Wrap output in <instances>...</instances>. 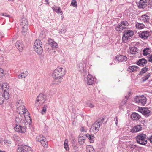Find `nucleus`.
<instances>
[{"mask_svg":"<svg viewBox=\"0 0 152 152\" xmlns=\"http://www.w3.org/2000/svg\"><path fill=\"white\" fill-rule=\"evenodd\" d=\"M26 116L30 117L29 115L23 113H19L16 116L15 121V126L14 127V130L16 132L21 133H24L26 132L27 124L25 119Z\"/></svg>","mask_w":152,"mask_h":152,"instance_id":"1","label":"nucleus"},{"mask_svg":"<svg viewBox=\"0 0 152 152\" xmlns=\"http://www.w3.org/2000/svg\"><path fill=\"white\" fill-rule=\"evenodd\" d=\"M65 69L62 67H58L54 70L52 73V76L54 79L58 80L56 84H58L61 82V80L65 74Z\"/></svg>","mask_w":152,"mask_h":152,"instance_id":"2","label":"nucleus"},{"mask_svg":"<svg viewBox=\"0 0 152 152\" xmlns=\"http://www.w3.org/2000/svg\"><path fill=\"white\" fill-rule=\"evenodd\" d=\"M16 107L17 110V111L19 113H25L27 115L29 114L28 110L24 107L23 101L21 100H18L16 103Z\"/></svg>","mask_w":152,"mask_h":152,"instance_id":"3","label":"nucleus"},{"mask_svg":"<svg viewBox=\"0 0 152 152\" xmlns=\"http://www.w3.org/2000/svg\"><path fill=\"white\" fill-rule=\"evenodd\" d=\"M34 51L39 55H40L43 52L42 44L41 41L39 39H37L34 44Z\"/></svg>","mask_w":152,"mask_h":152,"instance_id":"4","label":"nucleus"},{"mask_svg":"<svg viewBox=\"0 0 152 152\" xmlns=\"http://www.w3.org/2000/svg\"><path fill=\"white\" fill-rule=\"evenodd\" d=\"M136 140L138 143L142 145H145L147 143L148 137L145 134H140L136 137Z\"/></svg>","mask_w":152,"mask_h":152,"instance_id":"5","label":"nucleus"},{"mask_svg":"<svg viewBox=\"0 0 152 152\" xmlns=\"http://www.w3.org/2000/svg\"><path fill=\"white\" fill-rule=\"evenodd\" d=\"M147 99L144 95L137 96L134 98V102L140 105L144 106L146 103Z\"/></svg>","mask_w":152,"mask_h":152,"instance_id":"6","label":"nucleus"},{"mask_svg":"<svg viewBox=\"0 0 152 152\" xmlns=\"http://www.w3.org/2000/svg\"><path fill=\"white\" fill-rule=\"evenodd\" d=\"M48 42L47 45V50L48 52H50L53 49L58 47L57 43L53 40L49 39H48Z\"/></svg>","mask_w":152,"mask_h":152,"instance_id":"7","label":"nucleus"},{"mask_svg":"<svg viewBox=\"0 0 152 152\" xmlns=\"http://www.w3.org/2000/svg\"><path fill=\"white\" fill-rule=\"evenodd\" d=\"M46 96L42 94H40L37 97L35 101V105L37 106L42 105L45 102Z\"/></svg>","mask_w":152,"mask_h":152,"instance_id":"8","label":"nucleus"},{"mask_svg":"<svg viewBox=\"0 0 152 152\" xmlns=\"http://www.w3.org/2000/svg\"><path fill=\"white\" fill-rule=\"evenodd\" d=\"M4 93H3L1 91H0V104H2L5 100H7L9 97V93L4 90Z\"/></svg>","mask_w":152,"mask_h":152,"instance_id":"9","label":"nucleus"},{"mask_svg":"<svg viewBox=\"0 0 152 152\" xmlns=\"http://www.w3.org/2000/svg\"><path fill=\"white\" fill-rule=\"evenodd\" d=\"M123 33V40L124 39H128L130 37H132L134 35L133 31L130 30L124 31Z\"/></svg>","mask_w":152,"mask_h":152,"instance_id":"10","label":"nucleus"},{"mask_svg":"<svg viewBox=\"0 0 152 152\" xmlns=\"http://www.w3.org/2000/svg\"><path fill=\"white\" fill-rule=\"evenodd\" d=\"M31 148L25 145H19L18 146L17 152H26L31 151Z\"/></svg>","mask_w":152,"mask_h":152,"instance_id":"11","label":"nucleus"},{"mask_svg":"<svg viewBox=\"0 0 152 152\" xmlns=\"http://www.w3.org/2000/svg\"><path fill=\"white\" fill-rule=\"evenodd\" d=\"M139 111L146 117L149 116L151 113V111L147 107L140 108Z\"/></svg>","mask_w":152,"mask_h":152,"instance_id":"12","label":"nucleus"},{"mask_svg":"<svg viewBox=\"0 0 152 152\" xmlns=\"http://www.w3.org/2000/svg\"><path fill=\"white\" fill-rule=\"evenodd\" d=\"M85 82L88 85H92L94 82V78L91 75H88L85 79Z\"/></svg>","mask_w":152,"mask_h":152,"instance_id":"13","label":"nucleus"},{"mask_svg":"<svg viewBox=\"0 0 152 152\" xmlns=\"http://www.w3.org/2000/svg\"><path fill=\"white\" fill-rule=\"evenodd\" d=\"M139 37L142 39H147L149 36V32L148 31H140L138 33Z\"/></svg>","mask_w":152,"mask_h":152,"instance_id":"14","label":"nucleus"},{"mask_svg":"<svg viewBox=\"0 0 152 152\" xmlns=\"http://www.w3.org/2000/svg\"><path fill=\"white\" fill-rule=\"evenodd\" d=\"M104 120V118L102 117L98 119L96 121V124L97 125V126H96V132H97L99 131L100 126L102 124Z\"/></svg>","mask_w":152,"mask_h":152,"instance_id":"15","label":"nucleus"},{"mask_svg":"<svg viewBox=\"0 0 152 152\" xmlns=\"http://www.w3.org/2000/svg\"><path fill=\"white\" fill-rule=\"evenodd\" d=\"M142 128L141 125H137L132 128L131 129L130 132L132 133H135L141 131Z\"/></svg>","mask_w":152,"mask_h":152,"instance_id":"16","label":"nucleus"},{"mask_svg":"<svg viewBox=\"0 0 152 152\" xmlns=\"http://www.w3.org/2000/svg\"><path fill=\"white\" fill-rule=\"evenodd\" d=\"M147 0H140L138 7L140 9H144L147 6Z\"/></svg>","mask_w":152,"mask_h":152,"instance_id":"17","label":"nucleus"},{"mask_svg":"<svg viewBox=\"0 0 152 152\" xmlns=\"http://www.w3.org/2000/svg\"><path fill=\"white\" fill-rule=\"evenodd\" d=\"M116 59L117 61L122 62L126 61L127 58L125 56L117 55L116 56Z\"/></svg>","mask_w":152,"mask_h":152,"instance_id":"18","label":"nucleus"},{"mask_svg":"<svg viewBox=\"0 0 152 152\" xmlns=\"http://www.w3.org/2000/svg\"><path fill=\"white\" fill-rule=\"evenodd\" d=\"M147 62V61L145 59L142 58L139 59L137 62V65L142 66H145Z\"/></svg>","mask_w":152,"mask_h":152,"instance_id":"19","label":"nucleus"},{"mask_svg":"<svg viewBox=\"0 0 152 152\" xmlns=\"http://www.w3.org/2000/svg\"><path fill=\"white\" fill-rule=\"evenodd\" d=\"M131 117L132 119L137 121L139 120L141 118V116L138 113L134 112L132 114Z\"/></svg>","mask_w":152,"mask_h":152,"instance_id":"20","label":"nucleus"},{"mask_svg":"<svg viewBox=\"0 0 152 152\" xmlns=\"http://www.w3.org/2000/svg\"><path fill=\"white\" fill-rule=\"evenodd\" d=\"M16 46L17 48L20 51H21L23 47V45L20 41H17L16 43Z\"/></svg>","mask_w":152,"mask_h":152,"instance_id":"21","label":"nucleus"},{"mask_svg":"<svg viewBox=\"0 0 152 152\" xmlns=\"http://www.w3.org/2000/svg\"><path fill=\"white\" fill-rule=\"evenodd\" d=\"M141 20L144 23H148L149 22L150 17L146 14H144L141 16Z\"/></svg>","mask_w":152,"mask_h":152,"instance_id":"22","label":"nucleus"},{"mask_svg":"<svg viewBox=\"0 0 152 152\" xmlns=\"http://www.w3.org/2000/svg\"><path fill=\"white\" fill-rule=\"evenodd\" d=\"M130 95V92L128 93V95L125 96V98L120 103V105L123 106L127 102V100Z\"/></svg>","mask_w":152,"mask_h":152,"instance_id":"23","label":"nucleus"},{"mask_svg":"<svg viewBox=\"0 0 152 152\" xmlns=\"http://www.w3.org/2000/svg\"><path fill=\"white\" fill-rule=\"evenodd\" d=\"M20 26L22 27L25 26H28V21L25 18H23L21 20Z\"/></svg>","mask_w":152,"mask_h":152,"instance_id":"24","label":"nucleus"},{"mask_svg":"<svg viewBox=\"0 0 152 152\" xmlns=\"http://www.w3.org/2000/svg\"><path fill=\"white\" fill-rule=\"evenodd\" d=\"M85 136H82L81 135H80L78 140V141L80 144H83L85 142Z\"/></svg>","mask_w":152,"mask_h":152,"instance_id":"25","label":"nucleus"},{"mask_svg":"<svg viewBox=\"0 0 152 152\" xmlns=\"http://www.w3.org/2000/svg\"><path fill=\"white\" fill-rule=\"evenodd\" d=\"M120 25L122 26V28L124 29L126 28L127 26L129 25V23L126 21H122L120 23Z\"/></svg>","mask_w":152,"mask_h":152,"instance_id":"26","label":"nucleus"},{"mask_svg":"<svg viewBox=\"0 0 152 152\" xmlns=\"http://www.w3.org/2000/svg\"><path fill=\"white\" fill-rule=\"evenodd\" d=\"M130 51L131 54H136L138 53V49L136 47L134 46L130 48Z\"/></svg>","mask_w":152,"mask_h":152,"instance_id":"27","label":"nucleus"},{"mask_svg":"<svg viewBox=\"0 0 152 152\" xmlns=\"http://www.w3.org/2000/svg\"><path fill=\"white\" fill-rule=\"evenodd\" d=\"M53 10L55 11L56 12L60 13L61 15L62 14V11L61 10L60 8L59 7H58L56 6H54L52 8Z\"/></svg>","mask_w":152,"mask_h":152,"instance_id":"28","label":"nucleus"},{"mask_svg":"<svg viewBox=\"0 0 152 152\" xmlns=\"http://www.w3.org/2000/svg\"><path fill=\"white\" fill-rule=\"evenodd\" d=\"M28 75V72H25L20 74L18 76V78L20 79L25 78Z\"/></svg>","mask_w":152,"mask_h":152,"instance_id":"29","label":"nucleus"},{"mask_svg":"<svg viewBox=\"0 0 152 152\" xmlns=\"http://www.w3.org/2000/svg\"><path fill=\"white\" fill-rule=\"evenodd\" d=\"M135 26L139 29H142L145 27V26L141 23H137L136 24Z\"/></svg>","mask_w":152,"mask_h":152,"instance_id":"30","label":"nucleus"},{"mask_svg":"<svg viewBox=\"0 0 152 152\" xmlns=\"http://www.w3.org/2000/svg\"><path fill=\"white\" fill-rule=\"evenodd\" d=\"M121 26H121L119 23L116 26L115 28V30L117 32H118V33H121L123 30V29L122 28V27Z\"/></svg>","mask_w":152,"mask_h":152,"instance_id":"31","label":"nucleus"},{"mask_svg":"<svg viewBox=\"0 0 152 152\" xmlns=\"http://www.w3.org/2000/svg\"><path fill=\"white\" fill-rule=\"evenodd\" d=\"M137 69V66H130L129 67L128 70L130 72H132L136 70Z\"/></svg>","mask_w":152,"mask_h":152,"instance_id":"32","label":"nucleus"},{"mask_svg":"<svg viewBox=\"0 0 152 152\" xmlns=\"http://www.w3.org/2000/svg\"><path fill=\"white\" fill-rule=\"evenodd\" d=\"M86 149L87 152L88 151V152H95L94 148L93 146L90 145H88L87 146Z\"/></svg>","mask_w":152,"mask_h":152,"instance_id":"33","label":"nucleus"},{"mask_svg":"<svg viewBox=\"0 0 152 152\" xmlns=\"http://www.w3.org/2000/svg\"><path fill=\"white\" fill-rule=\"evenodd\" d=\"M46 138L42 135L37 136L36 137V140L37 141L41 142L42 140H45Z\"/></svg>","mask_w":152,"mask_h":152,"instance_id":"34","label":"nucleus"},{"mask_svg":"<svg viewBox=\"0 0 152 152\" xmlns=\"http://www.w3.org/2000/svg\"><path fill=\"white\" fill-rule=\"evenodd\" d=\"M86 136L87 137L88 139L89 140L90 142L91 143L94 142V141L93 140L94 138V136L91 134L90 135L88 134H87L86 135Z\"/></svg>","mask_w":152,"mask_h":152,"instance_id":"35","label":"nucleus"},{"mask_svg":"<svg viewBox=\"0 0 152 152\" xmlns=\"http://www.w3.org/2000/svg\"><path fill=\"white\" fill-rule=\"evenodd\" d=\"M68 140L66 139L64 143V147L66 151H68L69 150V148L68 145Z\"/></svg>","mask_w":152,"mask_h":152,"instance_id":"36","label":"nucleus"},{"mask_svg":"<svg viewBox=\"0 0 152 152\" xmlns=\"http://www.w3.org/2000/svg\"><path fill=\"white\" fill-rule=\"evenodd\" d=\"M149 49L148 48H145L143 50V55L144 56H147L150 53Z\"/></svg>","mask_w":152,"mask_h":152,"instance_id":"37","label":"nucleus"},{"mask_svg":"<svg viewBox=\"0 0 152 152\" xmlns=\"http://www.w3.org/2000/svg\"><path fill=\"white\" fill-rule=\"evenodd\" d=\"M28 26H24L22 27V34L25 35L26 32L28 28Z\"/></svg>","mask_w":152,"mask_h":152,"instance_id":"38","label":"nucleus"},{"mask_svg":"<svg viewBox=\"0 0 152 152\" xmlns=\"http://www.w3.org/2000/svg\"><path fill=\"white\" fill-rule=\"evenodd\" d=\"M4 144L7 146H10L12 143V141L8 140L5 139L4 140Z\"/></svg>","mask_w":152,"mask_h":152,"instance_id":"39","label":"nucleus"},{"mask_svg":"<svg viewBox=\"0 0 152 152\" xmlns=\"http://www.w3.org/2000/svg\"><path fill=\"white\" fill-rule=\"evenodd\" d=\"M41 143L43 147L45 148H47L48 147V145H47V141L46 139L45 140H44L42 141L41 142Z\"/></svg>","mask_w":152,"mask_h":152,"instance_id":"40","label":"nucleus"},{"mask_svg":"<svg viewBox=\"0 0 152 152\" xmlns=\"http://www.w3.org/2000/svg\"><path fill=\"white\" fill-rule=\"evenodd\" d=\"M71 5L73 7L75 8L77 7V4L76 1L75 0H72L71 3Z\"/></svg>","mask_w":152,"mask_h":152,"instance_id":"41","label":"nucleus"},{"mask_svg":"<svg viewBox=\"0 0 152 152\" xmlns=\"http://www.w3.org/2000/svg\"><path fill=\"white\" fill-rule=\"evenodd\" d=\"M47 107V105H45L44 107L42 108V109L41 111V113L42 115L45 114L46 111V108Z\"/></svg>","mask_w":152,"mask_h":152,"instance_id":"42","label":"nucleus"},{"mask_svg":"<svg viewBox=\"0 0 152 152\" xmlns=\"http://www.w3.org/2000/svg\"><path fill=\"white\" fill-rule=\"evenodd\" d=\"M9 86L6 83H4L2 84V90L5 88L7 89H9Z\"/></svg>","mask_w":152,"mask_h":152,"instance_id":"43","label":"nucleus"},{"mask_svg":"<svg viewBox=\"0 0 152 152\" xmlns=\"http://www.w3.org/2000/svg\"><path fill=\"white\" fill-rule=\"evenodd\" d=\"M148 69V68L146 67H145L142 69L140 72H142V73H144L146 72Z\"/></svg>","mask_w":152,"mask_h":152,"instance_id":"44","label":"nucleus"},{"mask_svg":"<svg viewBox=\"0 0 152 152\" xmlns=\"http://www.w3.org/2000/svg\"><path fill=\"white\" fill-rule=\"evenodd\" d=\"M147 58L148 61L152 63V54L148 56Z\"/></svg>","mask_w":152,"mask_h":152,"instance_id":"45","label":"nucleus"},{"mask_svg":"<svg viewBox=\"0 0 152 152\" xmlns=\"http://www.w3.org/2000/svg\"><path fill=\"white\" fill-rule=\"evenodd\" d=\"M4 76L3 70L1 68H0V77H2Z\"/></svg>","mask_w":152,"mask_h":152,"instance_id":"46","label":"nucleus"},{"mask_svg":"<svg viewBox=\"0 0 152 152\" xmlns=\"http://www.w3.org/2000/svg\"><path fill=\"white\" fill-rule=\"evenodd\" d=\"M4 58L3 57H0V65H2L4 62Z\"/></svg>","mask_w":152,"mask_h":152,"instance_id":"47","label":"nucleus"},{"mask_svg":"<svg viewBox=\"0 0 152 152\" xmlns=\"http://www.w3.org/2000/svg\"><path fill=\"white\" fill-rule=\"evenodd\" d=\"M80 130L82 132H86V130L83 127H81L80 129Z\"/></svg>","mask_w":152,"mask_h":152,"instance_id":"48","label":"nucleus"},{"mask_svg":"<svg viewBox=\"0 0 152 152\" xmlns=\"http://www.w3.org/2000/svg\"><path fill=\"white\" fill-rule=\"evenodd\" d=\"M73 149L75 150V152H76L78 151V148L76 145L73 146Z\"/></svg>","mask_w":152,"mask_h":152,"instance_id":"49","label":"nucleus"},{"mask_svg":"<svg viewBox=\"0 0 152 152\" xmlns=\"http://www.w3.org/2000/svg\"><path fill=\"white\" fill-rule=\"evenodd\" d=\"M150 76V75H147L143 77V80L144 81H145L147 79H148L149 77Z\"/></svg>","mask_w":152,"mask_h":152,"instance_id":"50","label":"nucleus"},{"mask_svg":"<svg viewBox=\"0 0 152 152\" xmlns=\"http://www.w3.org/2000/svg\"><path fill=\"white\" fill-rule=\"evenodd\" d=\"M114 120L115 121V124H116V125L117 126L118 118V117H117V116H116L115 118L114 119Z\"/></svg>","mask_w":152,"mask_h":152,"instance_id":"51","label":"nucleus"},{"mask_svg":"<svg viewBox=\"0 0 152 152\" xmlns=\"http://www.w3.org/2000/svg\"><path fill=\"white\" fill-rule=\"evenodd\" d=\"M79 68H80V70L81 71L83 69V66L82 65V64H81L79 66Z\"/></svg>","mask_w":152,"mask_h":152,"instance_id":"52","label":"nucleus"},{"mask_svg":"<svg viewBox=\"0 0 152 152\" xmlns=\"http://www.w3.org/2000/svg\"><path fill=\"white\" fill-rule=\"evenodd\" d=\"M1 15L2 16H4L7 17H9L10 16V15H8L6 13L4 14L3 13H2L1 14Z\"/></svg>","mask_w":152,"mask_h":152,"instance_id":"53","label":"nucleus"},{"mask_svg":"<svg viewBox=\"0 0 152 152\" xmlns=\"http://www.w3.org/2000/svg\"><path fill=\"white\" fill-rule=\"evenodd\" d=\"M147 140H149L150 142L152 143V135L149 137Z\"/></svg>","mask_w":152,"mask_h":152,"instance_id":"54","label":"nucleus"},{"mask_svg":"<svg viewBox=\"0 0 152 152\" xmlns=\"http://www.w3.org/2000/svg\"><path fill=\"white\" fill-rule=\"evenodd\" d=\"M89 106L91 108H92L94 107V105L92 104L91 103H90L89 104Z\"/></svg>","mask_w":152,"mask_h":152,"instance_id":"55","label":"nucleus"},{"mask_svg":"<svg viewBox=\"0 0 152 152\" xmlns=\"http://www.w3.org/2000/svg\"><path fill=\"white\" fill-rule=\"evenodd\" d=\"M2 91V85L0 84V91Z\"/></svg>","mask_w":152,"mask_h":152,"instance_id":"56","label":"nucleus"},{"mask_svg":"<svg viewBox=\"0 0 152 152\" xmlns=\"http://www.w3.org/2000/svg\"><path fill=\"white\" fill-rule=\"evenodd\" d=\"M145 122V120H143L141 121V123L142 124H144Z\"/></svg>","mask_w":152,"mask_h":152,"instance_id":"57","label":"nucleus"},{"mask_svg":"<svg viewBox=\"0 0 152 152\" xmlns=\"http://www.w3.org/2000/svg\"><path fill=\"white\" fill-rule=\"evenodd\" d=\"M133 147H130V148L132 149H133L136 147V146L135 145H134Z\"/></svg>","mask_w":152,"mask_h":152,"instance_id":"58","label":"nucleus"},{"mask_svg":"<svg viewBox=\"0 0 152 152\" xmlns=\"http://www.w3.org/2000/svg\"><path fill=\"white\" fill-rule=\"evenodd\" d=\"M45 1L47 3V4H49L48 1V0H45Z\"/></svg>","mask_w":152,"mask_h":152,"instance_id":"59","label":"nucleus"},{"mask_svg":"<svg viewBox=\"0 0 152 152\" xmlns=\"http://www.w3.org/2000/svg\"><path fill=\"white\" fill-rule=\"evenodd\" d=\"M1 142H2L1 140H0V147H1Z\"/></svg>","mask_w":152,"mask_h":152,"instance_id":"60","label":"nucleus"},{"mask_svg":"<svg viewBox=\"0 0 152 152\" xmlns=\"http://www.w3.org/2000/svg\"><path fill=\"white\" fill-rule=\"evenodd\" d=\"M9 1H14L15 0H8Z\"/></svg>","mask_w":152,"mask_h":152,"instance_id":"61","label":"nucleus"},{"mask_svg":"<svg viewBox=\"0 0 152 152\" xmlns=\"http://www.w3.org/2000/svg\"><path fill=\"white\" fill-rule=\"evenodd\" d=\"M0 152H5L4 151H0Z\"/></svg>","mask_w":152,"mask_h":152,"instance_id":"62","label":"nucleus"},{"mask_svg":"<svg viewBox=\"0 0 152 152\" xmlns=\"http://www.w3.org/2000/svg\"><path fill=\"white\" fill-rule=\"evenodd\" d=\"M93 127H94V126H93V127H91V128H93Z\"/></svg>","mask_w":152,"mask_h":152,"instance_id":"63","label":"nucleus"},{"mask_svg":"<svg viewBox=\"0 0 152 152\" xmlns=\"http://www.w3.org/2000/svg\"><path fill=\"white\" fill-rule=\"evenodd\" d=\"M151 70L152 71V68H151Z\"/></svg>","mask_w":152,"mask_h":152,"instance_id":"64","label":"nucleus"}]
</instances>
